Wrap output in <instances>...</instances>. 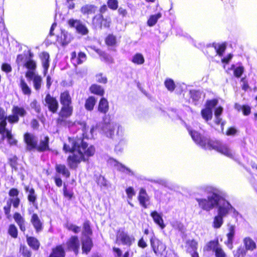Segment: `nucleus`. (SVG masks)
I'll use <instances>...</instances> for the list:
<instances>
[{"label": "nucleus", "instance_id": "16", "mask_svg": "<svg viewBox=\"0 0 257 257\" xmlns=\"http://www.w3.org/2000/svg\"><path fill=\"white\" fill-rule=\"evenodd\" d=\"M221 200L223 201L222 202L221 204L218 203V205H216V206L217 207V214L224 217L231 211L232 209V206L227 201L223 199V197ZM219 203H220V202Z\"/></svg>", "mask_w": 257, "mask_h": 257}, {"label": "nucleus", "instance_id": "15", "mask_svg": "<svg viewBox=\"0 0 257 257\" xmlns=\"http://www.w3.org/2000/svg\"><path fill=\"white\" fill-rule=\"evenodd\" d=\"M49 139L48 136H45L43 139H41L39 142L33 138V149L39 152H43L50 150L49 147Z\"/></svg>", "mask_w": 257, "mask_h": 257}, {"label": "nucleus", "instance_id": "50", "mask_svg": "<svg viewBox=\"0 0 257 257\" xmlns=\"http://www.w3.org/2000/svg\"><path fill=\"white\" fill-rule=\"evenodd\" d=\"M96 81L99 83L106 84L107 82V77L102 73H99L95 75Z\"/></svg>", "mask_w": 257, "mask_h": 257}, {"label": "nucleus", "instance_id": "41", "mask_svg": "<svg viewBox=\"0 0 257 257\" xmlns=\"http://www.w3.org/2000/svg\"><path fill=\"white\" fill-rule=\"evenodd\" d=\"M231 69H233V75L236 78L240 77L244 71V67L242 65L235 67V65L233 64L231 65Z\"/></svg>", "mask_w": 257, "mask_h": 257}, {"label": "nucleus", "instance_id": "19", "mask_svg": "<svg viewBox=\"0 0 257 257\" xmlns=\"http://www.w3.org/2000/svg\"><path fill=\"white\" fill-rule=\"evenodd\" d=\"M82 253L87 254L93 246L91 238L87 237L81 241Z\"/></svg>", "mask_w": 257, "mask_h": 257}, {"label": "nucleus", "instance_id": "4", "mask_svg": "<svg viewBox=\"0 0 257 257\" xmlns=\"http://www.w3.org/2000/svg\"><path fill=\"white\" fill-rule=\"evenodd\" d=\"M208 193L210 195L207 198H196L199 207L202 210L210 211L213 209L216 205L221 200V192L218 189L211 187L208 190Z\"/></svg>", "mask_w": 257, "mask_h": 257}, {"label": "nucleus", "instance_id": "30", "mask_svg": "<svg viewBox=\"0 0 257 257\" xmlns=\"http://www.w3.org/2000/svg\"><path fill=\"white\" fill-rule=\"evenodd\" d=\"M235 108L238 111H241L245 116H247L251 113V107L247 104L240 105L239 104H235Z\"/></svg>", "mask_w": 257, "mask_h": 257}, {"label": "nucleus", "instance_id": "33", "mask_svg": "<svg viewBox=\"0 0 257 257\" xmlns=\"http://www.w3.org/2000/svg\"><path fill=\"white\" fill-rule=\"evenodd\" d=\"M14 218L15 221L19 225L20 229L22 231H24L26 229L25 226V221L21 214L19 213H16L14 215Z\"/></svg>", "mask_w": 257, "mask_h": 257}, {"label": "nucleus", "instance_id": "18", "mask_svg": "<svg viewBox=\"0 0 257 257\" xmlns=\"http://www.w3.org/2000/svg\"><path fill=\"white\" fill-rule=\"evenodd\" d=\"M66 251L63 244L56 245L52 248L48 257H65Z\"/></svg>", "mask_w": 257, "mask_h": 257}, {"label": "nucleus", "instance_id": "54", "mask_svg": "<svg viewBox=\"0 0 257 257\" xmlns=\"http://www.w3.org/2000/svg\"><path fill=\"white\" fill-rule=\"evenodd\" d=\"M213 252L215 257H226V254L221 245L216 248Z\"/></svg>", "mask_w": 257, "mask_h": 257}, {"label": "nucleus", "instance_id": "17", "mask_svg": "<svg viewBox=\"0 0 257 257\" xmlns=\"http://www.w3.org/2000/svg\"><path fill=\"white\" fill-rule=\"evenodd\" d=\"M138 199L140 205L144 208H147L150 201V197L148 196L146 190L141 188L138 196Z\"/></svg>", "mask_w": 257, "mask_h": 257}, {"label": "nucleus", "instance_id": "22", "mask_svg": "<svg viewBox=\"0 0 257 257\" xmlns=\"http://www.w3.org/2000/svg\"><path fill=\"white\" fill-rule=\"evenodd\" d=\"M39 56L42 62L44 71L46 73L48 71L50 65V55L48 52L43 51L40 53Z\"/></svg>", "mask_w": 257, "mask_h": 257}, {"label": "nucleus", "instance_id": "48", "mask_svg": "<svg viewBox=\"0 0 257 257\" xmlns=\"http://www.w3.org/2000/svg\"><path fill=\"white\" fill-rule=\"evenodd\" d=\"M6 137L10 145L14 146L17 145V141L14 137L11 131H7Z\"/></svg>", "mask_w": 257, "mask_h": 257}, {"label": "nucleus", "instance_id": "7", "mask_svg": "<svg viewBox=\"0 0 257 257\" xmlns=\"http://www.w3.org/2000/svg\"><path fill=\"white\" fill-rule=\"evenodd\" d=\"M19 194V191L16 188H12L9 191V195L10 198L7 201V205L4 207L5 213L7 216L10 213L12 204L15 208L19 207L20 202Z\"/></svg>", "mask_w": 257, "mask_h": 257}, {"label": "nucleus", "instance_id": "2", "mask_svg": "<svg viewBox=\"0 0 257 257\" xmlns=\"http://www.w3.org/2000/svg\"><path fill=\"white\" fill-rule=\"evenodd\" d=\"M193 140L202 148L205 150H215L217 152L229 158H233V155L229 146L218 140H212L196 131H189Z\"/></svg>", "mask_w": 257, "mask_h": 257}, {"label": "nucleus", "instance_id": "31", "mask_svg": "<svg viewBox=\"0 0 257 257\" xmlns=\"http://www.w3.org/2000/svg\"><path fill=\"white\" fill-rule=\"evenodd\" d=\"M104 42L106 46L114 47L117 44L116 37L112 34H109L105 38Z\"/></svg>", "mask_w": 257, "mask_h": 257}, {"label": "nucleus", "instance_id": "36", "mask_svg": "<svg viewBox=\"0 0 257 257\" xmlns=\"http://www.w3.org/2000/svg\"><path fill=\"white\" fill-rule=\"evenodd\" d=\"M246 250H253L256 248L255 242L250 237H245L243 239Z\"/></svg>", "mask_w": 257, "mask_h": 257}, {"label": "nucleus", "instance_id": "46", "mask_svg": "<svg viewBox=\"0 0 257 257\" xmlns=\"http://www.w3.org/2000/svg\"><path fill=\"white\" fill-rule=\"evenodd\" d=\"M96 52L99 54L102 60L108 63H113V58L105 52L100 51V52H98V50L96 51Z\"/></svg>", "mask_w": 257, "mask_h": 257}, {"label": "nucleus", "instance_id": "58", "mask_svg": "<svg viewBox=\"0 0 257 257\" xmlns=\"http://www.w3.org/2000/svg\"><path fill=\"white\" fill-rule=\"evenodd\" d=\"M13 112L17 115H20L21 116H24L26 113V111L24 109L17 106H16L13 108Z\"/></svg>", "mask_w": 257, "mask_h": 257}, {"label": "nucleus", "instance_id": "51", "mask_svg": "<svg viewBox=\"0 0 257 257\" xmlns=\"http://www.w3.org/2000/svg\"><path fill=\"white\" fill-rule=\"evenodd\" d=\"M186 244L188 248L191 249L192 251L197 250L198 242L195 239L188 240L186 241Z\"/></svg>", "mask_w": 257, "mask_h": 257}, {"label": "nucleus", "instance_id": "62", "mask_svg": "<svg viewBox=\"0 0 257 257\" xmlns=\"http://www.w3.org/2000/svg\"><path fill=\"white\" fill-rule=\"evenodd\" d=\"M237 130L233 126L228 127L225 133V134L228 136H234L237 133Z\"/></svg>", "mask_w": 257, "mask_h": 257}, {"label": "nucleus", "instance_id": "34", "mask_svg": "<svg viewBox=\"0 0 257 257\" xmlns=\"http://www.w3.org/2000/svg\"><path fill=\"white\" fill-rule=\"evenodd\" d=\"M223 223V217L220 215H216L213 218L212 227L214 228L218 229L221 227Z\"/></svg>", "mask_w": 257, "mask_h": 257}, {"label": "nucleus", "instance_id": "43", "mask_svg": "<svg viewBox=\"0 0 257 257\" xmlns=\"http://www.w3.org/2000/svg\"><path fill=\"white\" fill-rule=\"evenodd\" d=\"M132 62L136 64L141 65L145 62V59L141 53H136L133 57Z\"/></svg>", "mask_w": 257, "mask_h": 257}, {"label": "nucleus", "instance_id": "5", "mask_svg": "<svg viewBox=\"0 0 257 257\" xmlns=\"http://www.w3.org/2000/svg\"><path fill=\"white\" fill-rule=\"evenodd\" d=\"M108 11L105 4L101 5L99 9V13L92 17V24L96 29H102L103 28H109L111 24L110 16H104V14Z\"/></svg>", "mask_w": 257, "mask_h": 257}, {"label": "nucleus", "instance_id": "23", "mask_svg": "<svg viewBox=\"0 0 257 257\" xmlns=\"http://www.w3.org/2000/svg\"><path fill=\"white\" fill-rule=\"evenodd\" d=\"M97 7L94 5L86 4L80 8V12L84 16L94 14L97 11Z\"/></svg>", "mask_w": 257, "mask_h": 257}, {"label": "nucleus", "instance_id": "3", "mask_svg": "<svg viewBox=\"0 0 257 257\" xmlns=\"http://www.w3.org/2000/svg\"><path fill=\"white\" fill-rule=\"evenodd\" d=\"M59 101L61 107L58 113L56 123L61 125L65 123L67 119L71 116L73 113L72 100L69 90H65L60 93Z\"/></svg>", "mask_w": 257, "mask_h": 257}, {"label": "nucleus", "instance_id": "38", "mask_svg": "<svg viewBox=\"0 0 257 257\" xmlns=\"http://www.w3.org/2000/svg\"><path fill=\"white\" fill-rule=\"evenodd\" d=\"M103 130L107 137L112 138V137L114 136V127L110 124H105L103 126Z\"/></svg>", "mask_w": 257, "mask_h": 257}, {"label": "nucleus", "instance_id": "52", "mask_svg": "<svg viewBox=\"0 0 257 257\" xmlns=\"http://www.w3.org/2000/svg\"><path fill=\"white\" fill-rule=\"evenodd\" d=\"M190 98L193 101L197 102L201 98V94L199 91L197 90H191L190 91Z\"/></svg>", "mask_w": 257, "mask_h": 257}, {"label": "nucleus", "instance_id": "32", "mask_svg": "<svg viewBox=\"0 0 257 257\" xmlns=\"http://www.w3.org/2000/svg\"><path fill=\"white\" fill-rule=\"evenodd\" d=\"M162 17V14L158 13L155 15H152L150 16L147 21V25L149 27H153L156 25L158 20Z\"/></svg>", "mask_w": 257, "mask_h": 257}, {"label": "nucleus", "instance_id": "39", "mask_svg": "<svg viewBox=\"0 0 257 257\" xmlns=\"http://www.w3.org/2000/svg\"><path fill=\"white\" fill-rule=\"evenodd\" d=\"M212 46L216 50L217 54L219 56H222L226 48V43L225 42L222 43L218 46L215 43H213Z\"/></svg>", "mask_w": 257, "mask_h": 257}, {"label": "nucleus", "instance_id": "1", "mask_svg": "<svg viewBox=\"0 0 257 257\" xmlns=\"http://www.w3.org/2000/svg\"><path fill=\"white\" fill-rule=\"evenodd\" d=\"M63 150L65 153L72 154L67 158L68 166L71 169H76L81 162H88L96 152L95 147L81 137L68 138L63 144Z\"/></svg>", "mask_w": 257, "mask_h": 257}, {"label": "nucleus", "instance_id": "56", "mask_svg": "<svg viewBox=\"0 0 257 257\" xmlns=\"http://www.w3.org/2000/svg\"><path fill=\"white\" fill-rule=\"evenodd\" d=\"M63 195L65 197L68 198L69 200H71L73 197V193L72 191L68 190L67 187L65 185L63 186Z\"/></svg>", "mask_w": 257, "mask_h": 257}, {"label": "nucleus", "instance_id": "12", "mask_svg": "<svg viewBox=\"0 0 257 257\" xmlns=\"http://www.w3.org/2000/svg\"><path fill=\"white\" fill-rule=\"evenodd\" d=\"M66 249L73 251L75 255H78L80 248V241L77 235L71 236L66 242Z\"/></svg>", "mask_w": 257, "mask_h": 257}, {"label": "nucleus", "instance_id": "11", "mask_svg": "<svg viewBox=\"0 0 257 257\" xmlns=\"http://www.w3.org/2000/svg\"><path fill=\"white\" fill-rule=\"evenodd\" d=\"M45 105L49 111L56 113L59 108V102L56 97L51 95L50 93L46 94L45 99Z\"/></svg>", "mask_w": 257, "mask_h": 257}, {"label": "nucleus", "instance_id": "40", "mask_svg": "<svg viewBox=\"0 0 257 257\" xmlns=\"http://www.w3.org/2000/svg\"><path fill=\"white\" fill-rule=\"evenodd\" d=\"M33 83L35 89L36 90H39L41 87L42 83V77L38 75H35L33 72Z\"/></svg>", "mask_w": 257, "mask_h": 257}, {"label": "nucleus", "instance_id": "26", "mask_svg": "<svg viewBox=\"0 0 257 257\" xmlns=\"http://www.w3.org/2000/svg\"><path fill=\"white\" fill-rule=\"evenodd\" d=\"M219 246H220V244L218 238H215L214 239L210 240L206 243L205 250L207 251H212L214 252Z\"/></svg>", "mask_w": 257, "mask_h": 257}, {"label": "nucleus", "instance_id": "35", "mask_svg": "<svg viewBox=\"0 0 257 257\" xmlns=\"http://www.w3.org/2000/svg\"><path fill=\"white\" fill-rule=\"evenodd\" d=\"M33 226H34L37 232H39L42 230L43 225L42 223L39 219L38 215L36 214H33Z\"/></svg>", "mask_w": 257, "mask_h": 257}, {"label": "nucleus", "instance_id": "24", "mask_svg": "<svg viewBox=\"0 0 257 257\" xmlns=\"http://www.w3.org/2000/svg\"><path fill=\"white\" fill-rule=\"evenodd\" d=\"M89 90L91 94L102 97L105 93L104 88L97 84H92L89 88Z\"/></svg>", "mask_w": 257, "mask_h": 257}, {"label": "nucleus", "instance_id": "29", "mask_svg": "<svg viewBox=\"0 0 257 257\" xmlns=\"http://www.w3.org/2000/svg\"><path fill=\"white\" fill-rule=\"evenodd\" d=\"M229 232L227 233V240L225 242V244L227 246L232 245L233 240L235 234V227L234 225H230L228 228Z\"/></svg>", "mask_w": 257, "mask_h": 257}, {"label": "nucleus", "instance_id": "53", "mask_svg": "<svg viewBox=\"0 0 257 257\" xmlns=\"http://www.w3.org/2000/svg\"><path fill=\"white\" fill-rule=\"evenodd\" d=\"M9 233L10 235L16 238L18 236V230L16 226L14 224H11L9 226V230H8Z\"/></svg>", "mask_w": 257, "mask_h": 257}, {"label": "nucleus", "instance_id": "55", "mask_svg": "<svg viewBox=\"0 0 257 257\" xmlns=\"http://www.w3.org/2000/svg\"><path fill=\"white\" fill-rule=\"evenodd\" d=\"M66 227L68 230L71 231L74 233H78L80 230L79 226L73 224H67Z\"/></svg>", "mask_w": 257, "mask_h": 257}, {"label": "nucleus", "instance_id": "28", "mask_svg": "<svg viewBox=\"0 0 257 257\" xmlns=\"http://www.w3.org/2000/svg\"><path fill=\"white\" fill-rule=\"evenodd\" d=\"M96 102V99L94 96H89L85 100L84 107L87 110L91 111L93 110Z\"/></svg>", "mask_w": 257, "mask_h": 257}, {"label": "nucleus", "instance_id": "57", "mask_svg": "<svg viewBox=\"0 0 257 257\" xmlns=\"http://www.w3.org/2000/svg\"><path fill=\"white\" fill-rule=\"evenodd\" d=\"M127 197L128 199L132 200L133 196L135 195L136 192L133 187H128L125 189Z\"/></svg>", "mask_w": 257, "mask_h": 257}, {"label": "nucleus", "instance_id": "21", "mask_svg": "<svg viewBox=\"0 0 257 257\" xmlns=\"http://www.w3.org/2000/svg\"><path fill=\"white\" fill-rule=\"evenodd\" d=\"M109 103L105 97H101L98 102L97 110L101 113L105 114L109 110Z\"/></svg>", "mask_w": 257, "mask_h": 257}, {"label": "nucleus", "instance_id": "13", "mask_svg": "<svg viewBox=\"0 0 257 257\" xmlns=\"http://www.w3.org/2000/svg\"><path fill=\"white\" fill-rule=\"evenodd\" d=\"M73 39L72 35L67 32L62 30L59 34L56 36L55 43L62 47H65L68 45Z\"/></svg>", "mask_w": 257, "mask_h": 257}, {"label": "nucleus", "instance_id": "64", "mask_svg": "<svg viewBox=\"0 0 257 257\" xmlns=\"http://www.w3.org/2000/svg\"><path fill=\"white\" fill-rule=\"evenodd\" d=\"M2 69L3 71L9 73L12 71V67L10 64L7 63H4L2 66Z\"/></svg>", "mask_w": 257, "mask_h": 257}, {"label": "nucleus", "instance_id": "6", "mask_svg": "<svg viewBox=\"0 0 257 257\" xmlns=\"http://www.w3.org/2000/svg\"><path fill=\"white\" fill-rule=\"evenodd\" d=\"M135 238L130 235L124 229H118L116 233L115 242L118 244H122L130 247L135 242Z\"/></svg>", "mask_w": 257, "mask_h": 257}, {"label": "nucleus", "instance_id": "10", "mask_svg": "<svg viewBox=\"0 0 257 257\" xmlns=\"http://www.w3.org/2000/svg\"><path fill=\"white\" fill-rule=\"evenodd\" d=\"M24 61V66L28 69L26 74V77L29 80L32 79V60L31 59V54L30 53L29 57H25L24 55L21 54L17 56V62L18 64H20Z\"/></svg>", "mask_w": 257, "mask_h": 257}, {"label": "nucleus", "instance_id": "37", "mask_svg": "<svg viewBox=\"0 0 257 257\" xmlns=\"http://www.w3.org/2000/svg\"><path fill=\"white\" fill-rule=\"evenodd\" d=\"M201 115L206 121H208L212 118V110L205 107L201 110Z\"/></svg>", "mask_w": 257, "mask_h": 257}, {"label": "nucleus", "instance_id": "49", "mask_svg": "<svg viewBox=\"0 0 257 257\" xmlns=\"http://www.w3.org/2000/svg\"><path fill=\"white\" fill-rule=\"evenodd\" d=\"M107 7L112 11L116 10L118 7V2L117 0H107Z\"/></svg>", "mask_w": 257, "mask_h": 257}, {"label": "nucleus", "instance_id": "44", "mask_svg": "<svg viewBox=\"0 0 257 257\" xmlns=\"http://www.w3.org/2000/svg\"><path fill=\"white\" fill-rule=\"evenodd\" d=\"M164 85L167 89L171 92H173L176 88L174 80L171 78H167L164 81Z\"/></svg>", "mask_w": 257, "mask_h": 257}, {"label": "nucleus", "instance_id": "25", "mask_svg": "<svg viewBox=\"0 0 257 257\" xmlns=\"http://www.w3.org/2000/svg\"><path fill=\"white\" fill-rule=\"evenodd\" d=\"M55 170L57 173L61 174L66 178L70 176V172L64 164H57L55 166Z\"/></svg>", "mask_w": 257, "mask_h": 257}, {"label": "nucleus", "instance_id": "61", "mask_svg": "<svg viewBox=\"0 0 257 257\" xmlns=\"http://www.w3.org/2000/svg\"><path fill=\"white\" fill-rule=\"evenodd\" d=\"M246 254V250L242 247H238L236 250L235 256L236 257H244Z\"/></svg>", "mask_w": 257, "mask_h": 257}, {"label": "nucleus", "instance_id": "42", "mask_svg": "<svg viewBox=\"0 0 257 257\" xmlns=\"http://www.w3.org/2000/svg\"><path fill=\"white\" fill-rule=\"evenodd\" d=\"M20 87L24 94L30 95L31 93L30 88L28 86L23 78H21L20 84Z\"/></svg>", "mask_w": 257, "mask_h": 257}, {"label": "nucleus", "instance_id": "9", "mask_svg": "<svg viewBox=\"0 0 257 257\" xmlns=\"http://www.w3.org/2000/svg\"><path fill=\"white\" fill-rule=\"evenodd\" d=\"M67 24L70 28H75L76 32L82 36L86 35L89 33L87 27L79 20L70 19L68 20Z\"/></svg>", "mask_w": 257, "mask_h": 257}, {"label": "nucleus", "instance_id": "63", "mask_svg": "<svg viewBox=\"0 0 257 257\" xmlns=\"http://www.w3.org/2000/svg\"><path fill=\"white\" fill-rule=\"evenodd\" d=\"M138 245L139 247L145 248L147 246V243L143 237H141L138 241Z\"/></svg>", "mask_w": 257, "mask_h": 257}, {"label": "nucleus", "instance_id": "59", "mask_svg": "<svg viewBox=\"0 0 257 257\" xmlns=\"http://www.w3.org/2000/svg\"><path fill=\"white\" fill-rule=\"evenodd\" d=\"M20 252H21L25 257H31V252L28 250V248L24 245L21 246Z\"/></svg>", "mask_w": 257, "mask_h": 257}, {"label": "nucleus", "instance_id": "60", "mask_svg": "<svg viewBox=\"0 0 257 257\" xmlns=\"http://www.w3.org/2000/svg\"><path fill=\"white\" fill-rule=\"evenodd\" d=\"M240 80L242 83V84L241 85V89L244 91H246L249 88L247 80L245 77H242Z\"/></svg>", "mask_w": 257, "mask_h": 257}, {"label": "nucleus", "instance_id": "8", "mask_svg": "<svg viewBox=\"0 0 257 257\" xmlns=\"http://www.w3.org/2000/svg\"><path fill=\"white\" fill-rule=\"evenodd\" d=\"M150 241L151 246L154 253L157 256L162 255L166 248L165 244L155 236L151 237Z\"/></svg>", "mask_w": 257, "mask_h": 257}, {"label": "nucleus", "instance_id": "45", "mask_svg": "<svg viewBox=\"0 0 257 257\" xmlns=\"http://www.w3.org/2000/svg\"><path fill=\"white\" fill-rule=\"evenodd\" d=\"M24 141L27 145L26 148L28 151L32 150V137L29 133H26L24 135Z\"/></svg>", "mask_w": 257, "mask_h": 257}, {"label": "nucleus", "instance_id": "47", "mask_svg": "<svg viewBox=\"0 0 257 257\" xmlns=\"http://www.w3.org/2000/svg\"><path fill=\"white\" fill-rule=\"evenodd\" d=\"M218 102V101L216 98L207 100L205 103V107L212 110L213 108L217 104Z\"/></svg>", "mask_w": 257, "mask_h": 257}, {"label": "nucleus", "instance_id": "27", "mask_svg": "<svg viewBox=\"0 0 257 257\" xmlns=\"http://www.w3.org/2000/svg\"><path fill=\"white\" fill-rule=\"evenodd\" d=\"M93 233L90 226V222L88 220H85L82 224V234L85 236L90 237Z\"/></svg>", "mask_w": 257, "mask_h": 257}, {"label": "nucleus", "instance_id": "14", "mask_svg": "<svg viewBox=\"0 0 257 257\" xmlns=\"http://www.w3.org/2000/svg\"><path fill=\"white\" fill-rule=\"evenodd\" d=\"M86 59L87 55L82 51H79L78 53L73 51L70 54V61L75 67L83 63Z\"/></svg>", "mask_w": 257, "mask_h": 257}, {"label": "nucleus", "instance_id": "20", "mask_svg": "<svg viewBox=\"0 0 257 257\" xmlns=\"http://www.w3.org/2000/svg\"><path fill=\"white\" fill-rule=\"evenodd\" d=\"M150 215L153 218L154 222L161 229H164L166 225L161 214L154 210L151 212Z\"/></svg>", "mask_w": 257, "mask_h": 257}]
</instances>
